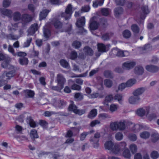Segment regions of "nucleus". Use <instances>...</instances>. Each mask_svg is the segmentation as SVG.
Segmentation results:
<instances>
[{
	"label": "nucleus",
	"instance_id": "obj_1",
	"mask_svg": "<svg viewBox=\"0 0 159 159\" xmlns=\"http://www.w3.org/2000/svg\"><path fill=\"white\" fill-rule=\"evenodd\" d=\"M73 12L72 6L71 4H69L66 8L65 11L61 13V16L64 18L66 20H69Z\"/></svg>",
	"mask_w": 159,
	"mask_h": 159
},
{
	"label": "nucleus",
	"instance_id": "obj_2",
	"mask_svg": "<svg viewBox=\"0 0 159 159\" xmlns=\"http://www.w3.org/2000/svg\"><path fill=\"white\" fill-rule=\"evenodd\" d=\"M126 144L124 142H121L119 144H115L113 150V153L117 154L120 151L126 149Z\"/></svg>",
	"mask_w": 159,
	"mask_h": 159
},
{
	"label": "nucleus",
	"instance_id": "obj_3",
	"mask_svg": "<svg viewBox=\"0 0 159 159\" xmlns=\"http://www.w3.org/2000/svg\"><path fill=\"white\" fill-rule=\"evenodd\" d=\"M85 23V19L84 16H82L79 18L76 23V25L78 27L81 28L80 30V32L82 34L87 33V30L83 27Z\"/></svg>",
	"mask_w": 159,
	"mask_h": 159
},
{
	"label": "nucleus",
	"instance_id": "obj_4",
	"mask_svg": "<svg viewBox=\"0 0 159 159\" xmlns=\"http://www.w3.org/2000/svg\"><path fill=\"white\" fill-rule=\"evenodd\" d=\"M57 80L59 86H61L63 88L64 85L66 82V80L64 75L61 74H58L57 76Z\"/></svg>",
	"mask_w": 159,
	"mask_h": 159
},
{
	"label": "nucleus",
	"instance_id": "obj_5",
	"mask_svg": "<svg viewBox=\"0 0 159 159\" xmlns=\"http://www.w3.org/2000/svg\"><path fill=\"white\" fill-rule=\"evenodd\" d=\"M149 111V107L141 108L137 110L136 114L140 116H143L145 115H148Z\"/></svg>",
	"mask_w": 159,
	"mask_h": 159
},
{
	"label": "nucleus",
	"instance_id": "obj_6",
	"mask_svg": "<svg viewBox=\"0 0 159 159\" xmlns=\"http://www.w3.org/2000/svg\"><path fill=\"white\" fill-rule=\"evenodd\" d=\"M142 10L143 12V14H141L140 16L141 20L139 21H137V22L139 24L143 23V20L145 18L146 16L145 14H147L149 13V11L148 9L147 6H143L142 8Z\"/></svg>",
	"mask_w": 159,
	"mask_h": 159
},
{
	"label": "nucleus",
	"instance_id": "obj_7",
	"mask_svg": "<svg viewBox=\"0 0 159 159\" xmlns=\"http://www.w3.org/2000/svg\"><path fill=\"white\" fill-rule=\"evenodd\" d=\"M52 23L54 27L57 29H60L62 27V23L57 18H53Z\"/></svg>",
	"mask_w": 159,
	"mask_h": 159
},
{
	"label": "nucleus",
	"instance_id": "obj_8",
	"mask_svg": "<svg viewBox=\"0 0 159 159\" xmlns=\"http://www.w3.org/2000/svg\"><path fill=\"white\" fill-rule=\"evenodd\" d=\"M146 70L151 73H155L157 72L159 70V68L156 66L149 65L146 66Z\"/></svg>",
	"mask_w": 159,
	"mask_h": 159
},
{
	"label": "nucleus",
	"instance_id": "obj_9",
	"mask_svg": "<svg viewBox=\"0 0 159 159\" xmlns=\"http://www.w3.org/2000/svg\"><path fill=\"white\" fill-rule=\"evenodd\" d=\"M136 65L135 62L133 61H127L123 64V67L126 70L132 69Z\"/></svg>",
	"mask_w": 159,
	"mask_h": 159
},
{
	"label": "nucleus",
	"instance_id": "obj_10",
	"mask_svg": "<svg viewBox=\"0 0 159 159\" xmlns=\"http://www.w3.org/2000/svg\"><path fill=\"white\" fill-rule=\"evenodd\" d=\"M38 28V25L37 23H34L32 25L30 28L28 29V35L29 34L32 35L37 30Z\"/></svg>",
	"mask_w": 159,
	"mask_h": 159
},
{
	"label": "nucleus",
	"instance_id": "obj_11",
	"mask_svg": "<svg viewBox=\"0 0 159 159\" xmlns=\"http://www.w3.org/2000/svg\"><path fill=\"white\" fill-rule=\"evenodd\" d=\"M11 60V58L8 56H7L4 61H3L1 64L2 67L4 68H9L11 65L9 62Z\"/></svg>",
	"mask_w": 159,
	"mask_h": 159
},
{
	"label": "nucleus",
	"instance_id": "obj_12",
	"mask_svg": "<svg viewBox=\"0 0 159 159\" xmlns=\"http://www.w3.org/2000/svg\"><path fill=\"white\" fill-rule=\"evenodd\" d=\"M145 89L144 87L139 88L135 90L133 92V94L134 96L139 97L145 91Z\"/></svg>",
	"mask_w": 159,
	"mask_h": 159
},
{
	"label": "nucleus",
	"instance_id": "obj_13",
	"mask_svg": "<svg viewBox=\"0 0 159 159\" xmlns=\"http://www.w3.org/2000/svg\"><path fill=\"white\" fill-rule=\"evenodd\" d=\"M115 144L111 141H108L106 142L104 144L105 148L106 149L111 150L113 153V150Z\"/></svg>",
	"mask_w": 159,
	"mask_h": 159
},
{
	"label": "nucleus",
	"instance_id": "obj_14",
	"mask_svg": "<svg viewBox=\"0 0 159 159\" xmlns=\"http://www.w3.org/2000/svg\"><path fill=\"white\" fill-rule=\"evenodd\" d=\"M140 99V97L134 96L130 97L129 99V102L132 104H135L138 102Z\"/></svg>",
	"mask_w": 159,
	"mask_h": 159
},
{
	"label": "nucleus",
	"instance_id": "obj_15",
	"mask_svg": "<svg viewBox=\"0 0 159 159\" xmlns=\"http://www.w3.org/2000/svg\"><path fill=\"white\" fill-rule=\"evenodd\" d=\"M32 20L31 16L27 14H25L23 15L22 19V23L23 24H26L30 22Z\"/></svg>",
	"mask_w": 159,
	"mask_h": 159
},
{
	"label": "nucleus",
	"instance_id": "obj_16",
	"mask_svg": "<svg viewBox=\"0 0 159 159\" xmlns=\"http://www.w3.org/2000/svg\"><path fill=\"white\" fill-rule=\"evenodd\" d=\"M84 52L86 55L92 56L93 53V51L91 48L88 46L85 47L83 49Z\"/></svg>",
	"mask_w": 159,
	"mask_h": 159
},
{
	"label": "nucleus",
	"instance_id": "obj_17",
	"mask_svg": "<svg viewBox=\"0 0 159 159\" xmlns=\"http://www.w3.org/2000/svg\"><path fill=\"white\" fill-rule=\"evenodd\" d=\"M66 104V102L63 100L59 99L54 103V105L57 107L59 108H62L63 106H65Z\"/></svg>",
	"mask_w": 159,
	"mask_h": 159
},
{
	"label": "nucleus",
	"instance_id": "obj_18",
	"mask_svg": "<svg viewBox=\"0 0 159 159\" xmlns=\"http://www.w3.org/2000/svg\"><path fill=\"white\" fill-rule=\"evenodd\" d=\"M49 11H50L48 10H43L39 14V20H42L45 18Z\"/></svg>",
	"mask_w": 159,
	"mask_h": 159
},
{
	"label": "nucleus",
	"instance_id": "obj_19",
	"mask_svg": "<svg viewBox=\"0 0 159 159\" xmlns=\"http://www.w3.org/2000/svg\"><path fill=\"white\" fill-rule=\"evenodd\" d=\"M23 92L26 98H33L35 94L34 91L30 90H24Z\"/></svg>",
	"mask_w": 159,
	"mask_h": 159
},
{
	"label": "nucleus",
	"instance_id": "obj_20",
	"mask_svg": "<svg viewBox=\"0 0 159 159\" xmlns=\"http://www.w3.org/2000/svg\"><path fill=\"white\" fill-rule=\"evenodd\" d=\"M143 68L141 66H136L134 69V72L136 74L141 75L143 73Z\"/></svg>",
	"mask_w": 159,
	"mask_h": 159
},
{
	"label": "nucleus",
	"instance_id": "obj_21",
	"mask_svg": "<svg viewBox=\"0 0 159 159\" xmlns=\"http://www.w3.org/2000/svg\"><path fill=\"white\" fill-rule=\"evenodd\" d=\"M97 114V110L96 109H93L90 111L87 116V117L89 119H92L96 116Z\"/></svg>",
	"mask_w": 159,
	"mask_h": 159
},
{
	"label": "nucleus",
	"instance_id": "obj_22",
	"mask_svg": "<svg viewBox=\"0 0 159 159\" xmlns=\"http://www.w3.org/2000/svg\"><path fill=\"white\" fill-rule=\"evenodd\" d=\"M27 122H28L30 126L34 128L37 126V124L32 119L31 116H28L27 118Z\"/></svg>",
	"mask_w": 159,
	"mask_h": 159
},
{
	"label": "nucleus",
	"instance_id": "obj_23",
	"mask_svg": "<svg viewBox=\"0 0 159 159\" xmlns=\"http://www.w3.org/2000/svg\"><path fill=\"white\" fill-rule=\"evenodd\" d=\"M90 141L93 143V145L94 148H97L99 146V139L93 137L91 138Z\"/></svg>",
	"mask_w": 159,
	"mask_h": 159
},
{
	"label": "nucleus",
	"instance_id": "obj_24",
	"mask_svg": "<svg viewBox=\"0 0 159 159\" xmlns=\"http://www.w3.org/2000/svg\"><path fill=\"white\" fill-rule=\"evenodd\" d=\"M99 26V24L97 21H93L90 25V28L91 30H97Z\"/></svg>",
	"mask_w": 159,
	"mask_h": 159
},
{
	"label": "nucleus",
	"instance_id": "obj_25",
	"mask_svg": "<svg viewBox=\"0 0 159 159\" xmlns=\"http://www.w3.org/2000/svg\"><path fill=\"white\" fill-rule=\"evenodd\" d=\"M106 47L102 43H98V52H103L106 51Z\"/></svg>",
	"mask_w": 159,
	"mask_h": 159
},
{
	"label": "nucleus",
	"instance_id": "obj_26",
	"mask_svg": "<svg viewBox=\"0 0 159 159\" xmlns=\"http://www.w3.org/2000/svg\"><path fill=\"white\" fill-rule=\"evenodd\" d=\"M15 75V71L14 70H12L7 73L4 72L2 75V78H4L5 76H6L8 78V79H9L11 77H13Z\"/></svg>",
	"mask_w": 159,
	"mask_h": 159
},
{
	"label": "nucleus",
	"instance_id": "obj_27",
	"mask_svg": "<svg viewBox=\"0 0 159 159\" xmlns=\"http://www.w3.org/2000/svg\"><path fill=\"white\" fill-rule=\"evenodd\" d=\"M103 74L104 75L106 78L112 79L114 77L113 74L111 70H105Z\"/></svg>",
	"mask_w": 159,
	"mask_h": 159
},
{
	"label": "nucleus",
	"instance_id": "obj_28",
	"mask_svg": "<svg viewBox=\"0 0 159 159\" xmlns=\"http://www.w3.org/2000/svg\"><path fill=\"white\" fill-rule=\"evenodd\" d=\"M0 11L2 14L8 16H11L12 13L11 11L5 8L0 9Z\"/></svg>",
	"mask_w": 159,
	"mask_h": 159
},
{
	"label": "nucleus",
	"instance_id": "obj_29",
	"mask_svg": "<svg viewBox=\"0 0 159 159\" xmlns=\"http://www.w3.org/2000/svg\"><path fill=\"white\" fill-rule=\"evenodd\" d=\"M115 13L116 17H118L123 13V9L121 7H118L115 9Z\"/></svg>",
	"mask_w": 159,
	"mask_h": 159
},
{
	"label": "nucleus",
	"instance_id": "obj_30",
	"mask_svg": "<svg viewBox=\"0 0 159 159\" xmlns=\"http://www.w3.org/2000/svg\"><path fill=\"white\" fill-rule=\"evenodd\" d=\"M112 52H113V53H117V54H116V55L117 56L120 57H124V51H122L121 50H119L117 48L113 49L112 51Z\"/></svg>",
	"mask_w": 159,
	"mask_h": 159
},
{
	"label": "nucleus",
	"instance_id": "obj_31",
	"mask_svg": "<svg viewBox=\"0 0 159 159\" xmlns=\"http://www.w3.org/2000/svg\"><path fill=\"white\" fill-rule=\"evenodd\" d=\"M152 49V46L150 44L145 45L144 47L141 48L140 50L143 52H147L151 51Z\"/></svg>",
	"mask_w": 159,
	"mask_h": 159
},
{
	"label": "nucleus",
	"instance_id": "obj_32",
	"mask_svg": "<svg viewBox=\"0 0 159 159\" xmlns=\"http://www.w3.org/2000/svg\"><path fill=\"white\" fill-rule=\"evenodd\" d=\"M136 82V80L134 79H130L129 80L125 83L126 87H131Z\"/></svg>",
	"mask_w": 159,
	"mask_h": 159
},
{
	"label": "nucleus",
	"instance_id": "obj_33",
	"mask_svg": "<svg viewBox=\"0 0 159 159\" xmlns=\"http://www.w3.org/2000/svg\"><path fill=\"white\" fill-rule=\"evenodd\" d=\"M150 135V133L148 131H143L140 134V136L142 139H146L148 138Z\"/></svg>",
	"mask_w": 159,
	"mask_h": 159
},
{
	"label": "nucleus",
	"instance_id": "obj_34",
	"mask_svg": "<svg viewBox=\"0 0 159 159\" xmlns=\"http://www.w3.org/2000/svg\"><path fill=\"white\" fill-rule=\"evenodd\" d=\"M19 61L21 65H27L28 63V58L26 57L20 58Z\"/></svg>",
	"mask_w": 159,
	"mask_h": 159
},
{
	"label": "nucleus",
	"instance_id": "obj_35",
	"mask_svg": "<svg viewBox=\"0 0 159 159\" xmlns=\"http://www.w3.org/2000/svg\"><path fill=\"white\" fill-rule=\"evenodd\" d=\"M32 41V38L28 37L27 38L26 41L24 43L23 45V48H27L29 47Z\"/></svg>",
	"mask_w": 159,
	"mask_h": 159
},
{
	"label": "nucleus",
	"instance_id": "obj_36",
	"mask_svg": "<svg viewBox=\"0 0 159 159\" xmlns=\"http://www.w3.org/2000/svg\"><path fill=\"white\" fill-rule=\"evenodd\" d=\"M104 83L105 86L108 88H111L113 84L112 81L108 79L105 80L104 81Z\"/></svg>",
	"mask_w": 159,
	"mask_h": 159
},
{
	"label": "nucleus",
	"instance_id": "obj_37",
	"mask_svg": "<svg viewBox=\"0 0 159 159\" xmlns=\"http://www.w3.org/2000/svg\"><path fill=\"white\" fill-rule=\"evenodd\" d=\"M118 129L121 130H124L125 128V125L124 121L118 122Z\"/></svg>",
	"mask_w": 159,
	"mask_h": 159
},
{
	"label": "nucleus",
	"instance_id": "obj_38",
	"mask_svg": "<svg viewBox=\"0 0 159 159\" xmlns=\"http://www.w3.org/2000/svg\"><path fill=\"white\" fill-rule=\"evenodd\" d=\"M131 30L134 33H138L139 31V28L136 24H134L131 26Z\"/></svg>",
	"mask_w": 159,
	"mask_h": 159
},
{
	"label": "nucleus",
	"instance_id": "obj_39",
	"mask_svg": "<svg viewBox=\"0 0 159 159\" xmlns=\"http://www.w3.org/2000/svg\"><path fill=\"white\" fill-rule=\"evenodd\" d=\"M21 18V14L18 12H15L13 15V19L14 21H16L19 20Z\"/></svg>",
	"mask_w": 159,
	"mask_h": 159
},
{
	"label": "nucleus",
	"instance_id": "obj_40",
	"mask_svg": "<svg viewBox=\"0 0 159 159\" xmlns=\"http://www.w3.org/2000/svg\"><path fill=\"white\" fill-rule=\"evenodd\" d=\"M30 136L32 139L38 138V135L37 131L34 129L32 130L30 132Z\"/></svg>",
	"mask_w": 159,
	"mask_h": 159
},
{
	"label": "nucleus",
	"instance_id": "obj_41",
	"mask_svg": "<svg viewBox=\"0 0 159 159\" xmlns=\"http://www.w3.org/2000/svg\"><path fill=\"white\" fill-rule=\"evenodd\" d=\"M60 63V65L64 68H67L69 66V64L68 62L64 59L61 60Z\"/></svg>",
	"mask_w": 159,
	"mask_h": 159
},
{
	"label": "nucleus",
	"instance_id": "obj_42",
	"mask_svg": "<svg viewBox=\"0 0 159 159\" xmlns=\"http://www.w3.org/2000/svg\"><path fill=\"white\" fill-rule=\"evenodd\" d=\"M123 154L125 157L127 158H130L131 156V154L127 148L125 149L124 150Z\"/></svg>",
	"mask_w": 159,
	"mask_h": 159
},
{
	"label": "nucleus",
	"instance_id": "obj_43",
	"mask_svg": "<svg viewBox=\"0 0 159 159\" xmlns=\"http://www.w3.org/2000/svg\"><path fill=\"white\" fill-rule=\"evenodd\" d=\"M6 36L7 39L13 40L17 39L19 37L17 35H15L11 34L7 35Z\"/></svg>",
	"mask_w": 159,
	"mask_h": 159
},
{
	"label": "nucleus",
	"instance_id": "obj_44",
	"mask_svg": "<svg viewBox=\"0 0 159 159\" xmlns=\"http://www.w3.org/2000/svg\"><path fill=\"white\" fill-rule=\"evenodd\" d=\"M118 121L111 123L110 124L111 129L113 130H116L118 129Z\"/></svg>",
	"mask_w": 159,
	"mask_h": 159
},
{
	"label": "nucleus",
	"instance_id": "obj_45",
	"mask_svg": "<svg viewBox=\"0 0 159 159\" xmlns=\"http://www.w3.org/2000/svg\"><path fill=\"white\" fill-rule=\"evenodd\" d=\"M77 57V52L75 51H72L70 53L69 58L72 60H75Z\"/></svg>",
	"mask_w": 159,
	"mask_h": 159
},
{
	"label": "nucleus",
	"instance_id": "obj_46",
	"mask_svg": "<svg viewBox=\"0 0 159 159\" xmlns=\"http://www.w3.org/2000/svg\"><path fill=\"white\" fill-rule=\"evenodd\" d=\"M152 141V142L155 143L159 139V135L157 133H154L151 136Z\"/></svg>",
	"mask_w": 159,
	"mask_h": 159
},
{
	"label": "nucleus",
	"instance_id": "obj_47",
	"mask_svg": "<svg viewBox=\"0 0 159 159\" xmlns=\"http://www.w3.org/2000/svg\"><path fill=\"white\" fill-rule=\"evenodd\" d=\"M112 35V33H108L105 34H103L102 37V40L104 41H106L108 40L110 37Z\"/></svg>",
	"mask_w": 159,
	"mask_h": 159
},
{
	"label": "nucleus",
	"instance_id": "obj_48",
	"mask_svg": "<svg viewBox=\"0 0 159 159\" xmlns=\"http://www.w3.org/2000/svg\"><path fill=\"white\" fill-rule=\"evenodd\" d=\"M118 107V106L117 105L112 104L110 106L109 110L112 113L116 111Z\"/></svg>",
	"mask_w": 159,
	"mask_h": 159
},
{
	"label": "nucleus",
	"instance_id": "obj_49",
	"mask_svg": "<svg viewBox=\"0 0 159 159\" xmlns=\"http://www.w3.org/2000/svg\"><path fill=\"white\" fill-rule=\"evenodd\" d=\"M150 156L153 159H156L158 157L159 154L157 151H154L151 152Z\"/></svg>",
	"mask_w": 159,
	"mask_h": 159
},
{
	"label": "nucleus",
	"instance_id": "obj_50",
	"mask_svg": "<svg viewBox=\"0 0 159 159\" xmlns=\"http://www.w3.org/2000/svg\"><path fill=\"white\" fill-rule=\"evenodd\" d=\"M130 149L133 154H134L136 152L137 150V146L134 144H131L130 146Z\"/></svg>",
	"mask_w": 159,
	"mask_h": 159
},
{
	"label": "nucleus",
	"instance_id": "obj_51",
	"mask_svg": "<svg viewBox=\"0 0 159 159\" xmlns=\"http://www.w3.org/2000/svg\"><path fill=\"white\" fill-rule=\"evenodd\" d=\"M99 118L101 120H104L107 118H110L111 117L109 115L106 113H101L98 115Z\"/></svg>",
	"mask_w": 159,
	"mask_h": 159
},
{
	"label": "nucleus",
	"instance_id": "obj_52",
	"mask_svg": "<svg viewBox=\"0 0 159 159\" xmlns=\"http://www.w3.org/2000/svg\"><path fill=\"white\" fill-rule=\"evenodd\" d=\"M43 34L44 37L46 38H48L50 35V30L47 29H45V27H44Z\"/></svg>",
	"mask_w": 159,
	"mask_h": 159
},
{
	"label": "nucleus",
	"instance_id": "obj_53",
	"mask_svg": "<svg viewBox=\"0 0 159 159\" xmlns=\"http://www.w3.org/2000/svg\"><path fill=\"white\" fill-rule=\"evenodd\" d=\"M123 34L124 38H129L131 36L130 32L128 30H125L123 31Z\"/></svg>",
	"mask_w": 159,
	"mask_h": 159
},
{
	"label": "nucleus",
	"instance_id": "obj_54",
	"mask_svg": "<svg viewBox=\"0 0 159 159\" xmlns=\"http://www.w3.org/2000/svg\"><path fill=\"white\" fill-rule=\"evenodd\" d=\"M77 109V107L73 103H71L68 107V110L69 111H73L74 113H75V111H76Z\"/></svg>",
	"mask_w": 159,
	"mask_h": 159
},
{
	"label": "nucleus",
	"instance_id": "obj_55",
	"mask_svg": "<svg viewBox=\"0 0 159 159\" xmlns=\"http://www.w3.org/2000/svg\"><path fill=\"white\" fill-rule=\"evenodd\" d=\"M101 12L103 15L107 16L109 14L110 10L109 9L103 8L102 9Z\"/></svg>",
	"mask_w": 159,
	"mask_h": 159
},
{
	"label": "nucleus",
	"instance_id": "obj_56",
	"mask_svg": "<svg viewBox=\"0 0 159 159\" xmlns=\"http://www.w3.org/2000/svg\"><path fill=\"white\" fill-rule=\"evenodd\" d=\"M123 134L120 132L117 133L115 135L116 139L118 141L121 140L123 138Z\"/></svg>",
	"mask_w": 159,
	"mask_h": 159
},
{
	"label": "nucleus",
	"instance_id": "obj_57",
	"mask_svg": "<svg viewBox=\"0 0 159 159\" xmlns=\"http://www.w3.org/2000/svg\"><path fill=\"white\" fill-rule=\"evenodd\" d=\"M114 98L115 100H117L119 102L120 104L122 103V97L121 94H117L114 96Z\"/></svg>",
	"mask_w": 159,
	"mask_h": 159
},
{
	"label": "nucleus",
	"instance_id": "obj_58",
	"mask_svg": "<svg viewBox=\"0 0 159 159\" xmlns=\"http://www.w3.org/2000/svg\"><path fill=\"white\" fill-rule=\"evenodd\" d=\"M100 25H102V26L105 27L107 25V20L104 18H101L100 20Z\"/></svg>",
	"mask_w": 159,
	"mask_h": 159
},
{
	"label": "nucleus",
	"instance_id": "obj_59",
	"mask_svg": "<svg viewBox=\"0 0 159 159\" xmlns=\"http://www.w3.org/2000/svg\"><path fill=\"white\" fill-rule=\"evenodd\" d=\"M81 45V43L79 41H75L72 43V46L75 48H80Z\"/></svg>",
	"mask_w": 159,
	"mask_h": 159
},
{
	"label": "nucleus",
	"instance_id": "obj_60",
	"mask_svg": "<svg viewBox=\"0 0 159 159\" xmlns=\"http://www.w3.org/2000/svg\"><path fill=\"white\" fill-rule=\"evenodd\" d=\"M11 0H4L3 2V6L4 7L7 8L10 5Z\"/></svg>",
	"mask_w": 159,
	"mask_h": 159
},
{
	"label": "nucleus",
	"instance_id": "obj_61",
	"mask_svg": "<svg viewBox=\"0 0 159 159\" xmlns=\"http://www.w3.org/2000/svg\"><path fill=\"white\" fill-rule=\"evenodd\" d=\"M8 51L11 53L12 55L15 56H16V53L15 52V50L12 47V46L10 45H9L8 48Z\"/></svg>",
	"mask_w": 159,
	"mask_h": 159
},
{
	"label": "nucleus",
	"instance_id": "obj_62",
	"mask_svg": "<svg viewBox=\"0 0 159 159\" xmlns=\"http://www.w3.org/2000/svg\"><path fill=\"white\" fill-rule=\"evenodd\" d=\"M75 111V114L81 116L84 114L86 112V110L85 109L79 110L77 109L76 111Z\"/></svg>",
	"mask_w": 159,
	"mask_h": 159
},
{
	"label": "nucleus",
	"instance_id": "obj_63",
	"mask_svg": "<svg viewBox=\"0 0 159 159\" xmlns=\"http://www.w3.org/2000/svg\"><path fill=\"white\" fill-rule=\"evenodd\" d=\"M89 134V132H83L80 136V140L81 141L84 140Z\"/></svg>",
	"mask_w": 159,
	"mask_h": 159
},
{
	"label": "nucleus",
	"instance_id": "obj_64",
	"mask_svg": "<svg viewBox=\"0 0 159 159\" xmlns=\"http://www.w3.org/2000/svg\"><path fill=\"white\" fill-rule=\"evenodd\" d=\"M90 9V8L89 6L86 5L82 7L81 9L82 12H87L89 11Z\"/></svg>",
	"mask_w": 159,
	"mask_h": 159
}]
</instances>
